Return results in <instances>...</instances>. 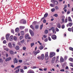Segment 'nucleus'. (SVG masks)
I'll return each instance as SVG.
<instances>
[{"instance_id": "20e7f679", "label": "nucleus", "mask_w": 73, "mask_h": 73, "mask_svg": "<svg viewBox=\"0 0 73 73\" xmlns=\"http://www.w3.org/2000/svg\"><path fill=\"white\" fill-rule=\"evenodd\" d=\"M40 50H38L35 51H34L33 52V53L35 55H36L37 54L40 53Z\"/></svg>"}, {"instance_id": "a211bd4d", "label": "nucleus", "mask_w": 73, "mask_h": 73, "mask_svg": "<svg viewBox=\"0 0 73 73\" xmlns=\"http://www.w3.org/2000/svg\"><path fill=\"white\" fill-rule=\"evenodd\" d=\"M29 34H27L25 35V38L26 39H28V38L29 37Z\"/></svg>"}, {"instance_id": "052dcab7", "label": "nucleus", "mask_w": 73, "mask_h": 73, "mask_svg": "<svg viewBox=\"0 0 73 73\" xmlns=\"http://www.w3.org/2000/svg\"><path fill=\"white\" fill-rule=\"evenodd\" d=\"M62 21L63 23H64V22H65V21H64V19H62Z\"/></svg>"}, {"instance_id": "b1692460", "label": "nucleus", "mask_w": 73, "mask_h": 73, "mask_svg": "<svg viewBox=\"0 0 73 73\" xmlns=\"http://www.w3.org/2000/svg\"><path fill=\"white\" fill-rule=\"evenodd\" d=\"M15 49L17 50H19V47L18 46H17L15 47Z\"/></svg>"}, {"instance_id": "c756f323", "label": "nucleus", "mask_w": 73, "mask_h": 73, "mask_svg": "<svg viewBox=\"0 0 73 73\" xmlns=\"http://www.w3.org/2000/svg\"><path fill=\"white\" fill-rule=\"evenodd\" d=\"M35 45L34 43V42L32 43H31V47H32L33 46Z\"/></svg>"}, {"instance_id": "37998d69", "label": "nucleus", "mask_w": 73, "mask_h": 73, "mask_svg": "<svg viewBox=\"0 0 73 73\" xmlns=\"http://www.w3.org/2000/svg\"><path fill=\"white\" fill-rule=\"evenodd\" d=\"M61 28L62 29H64L65 28V25H63L61 26Z\"/></svg>"}, {"instance_id": "ddd939ff", "label": "nucleus", "mask_w": 73, "mask_h": 73, "mask_svg": "<svg viewBox=\"0 0 73 73\" xmlns=\"http://www.w3.org/2000/svg\"><path fill=\"white\" fill-rule=\"evenodd\" d=\"M11 59V57H9L8 58H7L5 59V61L7 62V61H10Z\"/></svg>"}, {"instance_id": "39448f33", "label": "nucleus", "mask_w": 73, "mask_h": 73, "mask_svg": "<svg viewBox=\"0 0 73 73\" xmlns=\"http://www.w3.org/2000/svg\"><path fill=\"white\" fill-rule=\"evenodd\" d=\"M52 38L54 40H56L57 38V36L55 35H53L51 36Z\"/></svg>"}, {"instance_id": "69168bd1", "label": "nucleus", "mask_w": 73, "mask_h": 73, "mask_svg": "<svg viewBox=\"0 0 73 73\" xmlns=\"http://www.w3.org/2000/svg\"><path fill=\"white\" fill-rule=\"evenodd\" d=\"M11 32L13 33H14V30H11Z\"/></svg>"}, {"instance_id": "680f3d73", "label": "nucleus", "mask_w": 73, "mask_h": 73, "mask_svg": "<svg viewBox=\"0 0 73 73\" xmlns=\"http://www.w3.org/2000/svg\"><path fill=\"white\" fill-rule=\"evenodd\" d=\"M50 5L51 7H54L53 4H50Z\"/></svg>"}, {"instance_id": "9b49d317", "label": "nucleus", "mask_w": 73, "mask_h": 73, "mask_svg": "<svg viewBox=\"0 0 73 73\" xmlns=\"http://www.w3.org/2000/svg\"><path fill=\"white\" fill-rule=\"evenodd\" d=\"M56 58V56H54L53 58H52V60L51 61L52 62V63H54V62L55 60V58Z\"/></svg>"}, {"instance_id": "4c0bfd02", "label": "nucleus", "mask_w": 73, "mask_h": 73, "mask_svg": "<svg viewBox=\"0 0 73 73\" xmlns=\"http://www.w3.org/2000/svg\"><path fill=\"white\" fill-rule=\"evenodd\" d=\"M23 36H20V40H22L23 38Z\"/></svg>"}, {"instance_id": "f3484780", "label": "nucleus", "mask_w": 73, "mask_h": 73, "mask_svg": "<svg viewBox=\"0 0 73 73\" xmlns=\"http://www.w3.org/2000/svg\"><path fill=\"white\" fill-rule=\"evenodd\" d=\"M39 27V26L38 25H36L35 26V29H38Z\"/></svg>"}, {"instance_id": "6e6d98bb", "label": "nucleus", "mask_w": 73, "mask_h": 73, "mask_svg": "<svg viewBox=\"0 0 73 73\" xmlns=\"http://www.w3.org/2000/svg\"><path fill=\"white\" fill-rule=\"evenodd\" d=\"M54 15V16L55 17H58V15L57 14H55Z\"/></svg>"}, {"instance_id": "6ab92c4d", "label": "nucleus", "mask_w": 73, "mask_h": 73, "mask_svg": "<svg viewBox=\"0 0 73 73\" xmlns=\"http://www.w3.org/2000/svg\"><path fill=\"white\" fill-rule=\"evenodd\" d=\"M27 73H34V72L31 70H29L27 72Z\"/></svg>"}, {"instance_id": "e2e57ef3", "label": "nucleus", "mask_w": 73, "mask_h": 73, "mask_svg": "<svg viewBox=\"0 0 73 73\" xmlns=\"http://www.w3.org/2000/svg\"><path fill=\"white\" fill-rule=\"evenodd\" d=\"M54 3L55 5H57L58 4V2L57 1H55Z\"/></svg>"}, {"instance_id": "58836bf2", "label": "nucleus", "mask_w": 73, "mask_h": 73, "mask_svg": "<svg viewBox=\"0 0 73 73\" xmlns=\"http://www.w3.org/2000/svg\"><path fill=\"white\" fill-rule=\"evenodd\" d=\"M4 50L6 51H8L9 50V48H5Z\"/></svg>"}, {"instance_id": "c03bdc74", "label": "nucleus", "mask_w": 73, "mask_h": 73, "mask_svg": "<svg viewBox=\"0 0 73 73\" xmlns=\"http://www.w3.org/2000/svg\"><path fill=\"white\" fill-rule=\"evenodd\" d=\"M67 21H68V18H66L65 19V23H67Z\"/></svg>"}, {"instance_id": "0eeeda50", "label": "nucleus", "mask_w": 73, "mask_h": 73, "mask_svg": "<svg viewBox=\"0 0 73 73\" xmlns=\"http://www.w3.org/2000/svg\"><path fill=\"white\" fill-rule=\"evenodd\" d=\"M51 29L53 33H54V34H56V31L55 32V29H54V28L53 27H52L51 28Z\"/></svg>"}, {"instance_id": "e433bc0d", "label": "nucleus", "mask_w": 73, "mask_h": 73, "mask_svg": "<svg viewBox=\"0 0 73 73\" xmlns=\"http://www.w3.org/2000/svg\"><path fill=\"white\" fill-rule=\"evenodd\" d=\"M55 30L57 32H58L59 31V29H58V28H56L55 29Z\"/></svg>"}, {"instance_id": "603ef678", "label": "nucleus", "mask_w": 73, "mask_h": 73, "mask_svg": "<svg viewBox=\"0 0 73 73\" xmlns=\"http://www.w3.org/2000/svg\"><path fill=\"white\" fill-rule=\"evenodd\" d=\"M70 66L73 67V64L72 63H71L70 64Z\"/></svg>"}, {"instance_id": "c85d7f7f", "label": "nucleus", "mask_w": 73, "mask_h": 73, "mask_svg": "<svg viewBox=\"0 0 73 73\" xmlns=\"http://www.w3.org/2000/svg\"><path fill=\"white\" fill-rule=\"evenodd\" d=\"M69 49L70 50L73 51V48L72 47H70L69 48Z\"/></svg>"}, {"instance_id": "7c9ffc66", "label": "nucleus", "mask_w": 73, "mask_h": 73, "mask_svg": "<svg viewBox=\"0 0 73 73\" xmlns=\"http://www.w3.org/2000/svg\"><path fill=\"white\" fill-rule=\"evenodd\" d=\"M24 19H23L20 20V23L23 24Z\"/></svg>"}, {"instance_id": "79ce46f5", "label": "nucleus", "mask_w": 73, "mask_h": 73, "mask_svg": "<svg viewBox=\"0 0 73 73\" xmlns=\"http://www.w3.org/2000/svg\"><path fill=\"white\" fill-rule=\"evenodd\" d=\"M26 23V21L23 19V24H25Z\"/></svg>"}, {"instance_id": "7ed1b4c3", "label": "nucleus", "mask_w": 73, "mask_h": 73, "mask_svg": "<svg viewBox=\"0 0 73 73\" xmlns=\"http://www.w3.org/2000/svg\"><path fill=\"white\" fill-rule=\"evenodd\" d=\"M56 54L54 52H51L50 55L49 57L50 58H52L53 56H55Z\"/></svg>"}, {"instance_id": "bb28decb", "label": "nucleus", "mask_w": 73, "mask_h": 73, "mask_svg": "<svg viewBox=\"0 0 73 73\" xmlns=\"http://www.w3.org/2000/svg\"><path fill=\"white\" fill-rule=\"evenodd\" d=\"M19 27H20V29H21L22 30V29H24L25 28V27L24 26H21Z\"/></svg>"}, {"instance_id": "f8f14e48", "label": "nucleus", "mask_w": 73, "mask_h": 73, "mask_svg": "<svg viewBox=\"0 0 73 73\" xmlns=\"http://www.w3.org/2000/svg\"><path fill=\"white\" fill-rule=\"evenodd\" d=\"M72 23H69L67 25V27H68L69 26V27H71L72 26Z\"/></svg>"}, {"instance_id": "49530a36", "label": "nucleus", "mask_w": 73, "mask_h": 73, "mask_svg": "<svg viewBox=\"0 0 73 73\" xmlns=\"http://www.w3.org/2000/svg\"><path fill=\"white\" fill-rule=\"evenodd\" d=\"M3 62V59H1V58H0V62L2 63V62Z\"/></svg>"}, {"instance_id": "423d86ee", "label": "nucleus", "mask_w": 73, "mask_h": 73, "mask_svg": "<svg viewBox=\"0 0 73 73\" xmlns=\"http://www.w3.org/2000/svg\"><path fill=\"white\" fill-rule=\"evenodd\" d=\"M18 59H17V58H14V59H13V62H14V64H15V63H18Z\"/></svg>"}, {"instance_id": "72a5a7b5", "label": "nucleus", "mask_w": 73, "mask_h": 73, "mask_svg": "<svg viewBox=\"0 0 73 73\" xmlns=\"http://www.w3.org/2000/svg\"><path fill=\"white\" fill-rule=\"evenodd\" d=\"M14 40L15 41H16V40H17V37H16L15 36H14Z\"/></svg>"}, {"instance_id": "2eb2a0df", "label": "nucleus", "mask_w": 73, "mask_h": 73, "mask_svg": "<svg viewBox=\"0 0 73 73\" xmlns=\"http://www.w3.org/2000/svg\"><path fill=\"white\" fill-rule=\"evenodd\" d=\"M15 31L17 33H18L19 32V29L18 28H16L15 29Z\"/></svg>"}, {"instance_id": "dca6fc26", "label": "nucleus", "mask_w": 73, "mask_h": 73, "mask_svg": "<svg viewBox=\"0 0 73 73\" xmlns=\"http://www.w3.org/2000/svg\"><path fill=\"white\" fill-rule=\"evenodd\" d=\"M60 61L61 62H63L64 61V59L63 58H61V56L60 59Z\"/></svg>"}, {"instance_id": "a18cd8bd", "label": "nucleus", "mask_w": 73, "mask_h": 73, "mask_svg": "<svg viewBox=\"0 0 73 73\" xmlns=\"http://www.w3.org/2000/svg\"><path fill=\"white\" fill-rule=\"evenodd\" d=\"M43 26V25H40V29L41 30L42 29Z\"/></svg>"}, {"instance_id": "412c9836", "label": "nucleus", "mask_w": 73, "mask_h": 73, "mask_svg": "<svg viewBox=\"0 0 73 73\" xmlns=\"http://www.w3.org/2000/svg\"><path fill=\"white\" fill-rule=\"evenodd\" d=\"M9 53L11 54H13V50H11L9 51Z\"/></svg>"}, {"instance_id": "3c124183", "label": "nucleus", "mask_w": 73, "mask_h": 73, "mask_svg": "<svg viewBox=\"0 0 73 73\" xmlns=\"http://www.w3.org/2000/svg\"><path fill=\"white\" fill-rule=\"evenodd\" d=\"M59 62V61L58 60V59H56V63H58V62Z\"/></svg>"}, {"instance_id": "aec40b11", "label": "nucleus", "mask_w": 73, "mask_h": 73, "mask_svg": "<svg viewBox=\"0 0 73 73\" xmlns=\"http://www.w3.org/2000/svg\"><path fill=\"white\" fill-rule=\"evenodd\" d=\"M8 46L10 48H13V46H12L11 44V43H9V44H8Z\"/></svg>"}, {"instance_id": "bf43d9fd", "label": "nucleus", "mask_w": 73, "mask_h": 73, "mask_svg": "<svg viewBox=\"0 0 73 73\" xmlns=\"http://www.w3.org/2000/svg\"><path fill=\"white\" fill-rule=\"evenodd\" d=\"M23 50H25L26 49V48L24 46L23 47Z\"/></svg>"}, {"instance_id": "6e6552de", "label": "nucleus", "mask_w": 73, "mask_h": 73, "mask_svg": "<svg viewBox=\"0 0 73 73\" xmlns=\"http://www.w3.org/2000/svg\"><path fill=\"white\" fill-rule=\"evenodd\" d=\"M68 30L69 31L73 33V26L71 28H69L68 29Z\"/></svg>"}, {"instance_id": "393cba45", "label": "nucleus", "mask_w": 73, "mask_h": 73, "mask_svg": "<svg viewBox=\"0 0 73 73\" xmlns=\"http://www.w3.org/2000/svg\"><path fill=\"white\" fill-rule=\"evenodd\" d=\"M43 49V46H40L39 47V49L40 50H42V49Z\"/></svg>"}, {"instance_id": "2f4dec72", "label": "nucleus", "mask_w": 73, "mask_h": 73, "mask_svg": "<svg viewBox=\"0 0 73 73\" xmlns=\"http://www.w3.org/2000/svg\"><path fill=\"white\" fill-rule=\"evenodd\" d=\"M44 33L46 34H47L48 33V31L47 30H46L44 31Z\"/></svg>"}, {"instance_id": "13d9d810", "label": "nucleus", "mask_w": 73, "mask_h": 73, "mask_svg": "<svg viewBox=\"0 0 73 73\" xmlns=\"http://www.w3.org/2000/svg\"><path fill=\"white\" fill-rule=\"evenodd\" d=\"M67 56H65L64 57V60H66L67 59Z\"/></svg>"}, {"instance_id": "5701e85b", "label": "nucleus", "mask_w": 73, "mask_h": 73, "mask_svg": "<svg viewBox=\"0 0 73 73\" xmlns=\"http://www.w3.org/2000/svg\"><path fill=\"white\" fill-rule=\"evenodd\" d=\"M69 60L70 61L73 62V58H70L69 59Z\"/></svg>"}, {"instance_id": "f704fd0d", "label": "nucleus", "mask_w": 73, "mask_h": 73, "mask_svg": "<svg viewBox=\"0 0 73 73\" xmlns=\"http://www.w3.org/2000/svg\"><path fill=\"white\" fill-rule=\"evenodd\" d=\"M55 9H57V10H58V9L59 8V7H58V6H56L55 7Z\"/></svg>"}, {"instance_id": "c9c22d12", "label": "nucleus", "mask_w": 73, "mask_h": 73, "mask_svg": "<svg viewBox=\"0 0 73 73\" xmlns=\"http://www.w3.org/2000/svg\"><path fill=\"white\" fill-rule=\"evenodd\" d=\"M51 11L52 12H54L55 11V9H54V8L52 9H51Z\"/></svg>"}, {"instance_id": "5fc2aeb1", "label": "nucleus", "mask_w": 73, "mask_h": 73, "mask_svg": "<svg viewBox=\"0 0 73 73\" xmlns=\"http://www.w3.org/2000/svg\"><path fill=\"white\" fill-rule=\"evenodd\" d=\"M48 38H46V39L44 40V41L45 42H47V41H48Z\"/></svg>"}, {"instance_id": "a19ab883", "label": "nucleus", "mask_w": 73, "mask_h": 73, "mask_svg": "<svg viewBox=\"0 0 73 73\" xmlns=\"http://www.w3.org/2000/svg\"><path fill=\"white\" fill-rule=\"evenodd\" d=\"M20 71L19 69H18V70H16L15 71V72H16V73H18Z\"/></svg>"}, {"instance_id": "4468645a", "label": "nucleus", "mask_w": 73, "mask_h": 73, "mask_svg": "<svg viewBox=\"0 0 73 73\" xmlns=\"http://www.w3.org/2000/svg\"><path fill=\"white\" fill-rule=\"evenodd\" d=\"M13 35H11L10 37V40L11 41H13Z\"/></svg>"}, {"instance_id": "4be33fe9", "label": "nucleus", "mask_w": 73, "mask_h": 73, "mask_svg": "<svg viewBox=\"0 0 73 73\" xmlns=\"http://www.w3.org/2000/svg\"><path fill=\"white\" fill-rule=\"evenodd\" d=\"M68 21L69 22H72V21L70 17H68Z\"/></svg>"}, {"instance_id": "f03ea898", "label": "nucleus", "mask_w": 73, "mask_h": 73, "mask_svg": "<svg viewBox=\"0 0 73 73\" xmlns=\"http://www.w3.org/2000/svg\"><path fill=\"white\" fill-rule=\"evenodd\" d=\"M44 54H42L41 55V56H38V57H37V58H38L39 60H41V59L42 60L44 59Z\"/></svg>"}, {"instance_id": "4d7b16f0", "label": "nucleus", "mask_w": 73, "mask_h": 73, "mask_svg": "<svg viewBox=\"0 0 73 73\" xmlns=\"http://www.w3.org/2000/svg\"><path fill=\"white\" fill-rule=\"evenodd\" d=\"M60 71L61 72H64L65 71V70L64 69H62L61 70H60Z\"/></svg>"}, {"instance_id": "9d476101", "label": "nucleus", "mask_w": 73, "mask_h": 73, "mask_svg": "<svg viewBox=\"0 0 73 73\" xmlns=\"http://www.w3.org/2000/svg\"><path fill=\"white\" fill-rule=\"evenodd\" d=\"M9 36H10V34H8L6 35V39L7 40H9Z\"/></svg>"}, {"instance_id": "8fccbe9b", "label": "nucleus", "mask_w": 73, "mask_h": 73, "mask_svg": "<svg viewBox=\"0 0 73 73\" xmlns=\"http://www.w3.org/2000/svg\"><path fill=\"white\" fill-rule=\"evenodd\" d=\"M20 71L22 73H23L24 72V71L23 69H21Z\"/></svg>"}, {"instance_id": "de8ad7c7", "label": "nucleus", "mask_w": 73, "mask_h": 73, "mask_svg": "<svg viewBox=\"0 0 73 73\" xmlns=\"http://www.w3.org/2000/svg\"><path fill=\"white\" fill-rule=\"evenodd\" d=\"M48 40L51 41V39L50 37H48Z\"/></svg>"}, {"instance_id": "cd10ccee", "label": "nucleus", "mask_w": 73, "mask_h": 73, "mask_svg": "<svg viewBox=\"0 0 73 73\" xmlns=\"http://www.w3.org/2000/svg\"><path fill=\"white\" fill-rule=\"evenodd\" d=\"M21 35L22 36H23V35H24V33L23 31H22L21 32Z\"/></svg>"}, {"instance_id": "1a4fd4ad", "label": "nucleus", "mask_w": 73, "mask_h": 73, "mask_svg": "<svg viewBox=\"0 0 73 73\" xmlns=\"http://www.w3.org/2000/svg\"><path fill=\"white\" fill-rule=\"evenodd\" d=\"M48 13H45L44 15V17H43L41 19V20L42 21V19H44V18H45V17H47V16H48Z\"/></svg>"}, {"instance_id": "774afa93", "label": "nucleus", "mask_w": 73, "mask_h": 73, "mask_svg": "<svg viewBox=\"0 0 73 73\" xmlns=\"http://www.w3.org/2000/svg\"><path fill=\"white\" fill-rule=\"evenodd\" d=\"M19 62L20 63H21L22 62V60H19Z\"/></svg>"}, {"instance_id": "a878e982", "label": "nucleus", "mask_w": 73, "mask_h": 73, "mask_svg": "<svg viewBox=\"0 0 73 73\" xmlns=\"http://www.w3.org/2000/svg\"><path fill=\"white\" fill-rule=\"evenodd\" d=\"M57 27L59 29L61 28V25L60 24H58L57 25Z\"/></svg>"}, {"instance_id": "864d4df0", "label": "nucleus", "mask_w": 73, "mask_h": 73, "mask_svg": "<svg viewBox=\"0 0 73 73\" xmlns=\"http://www.w3.org/2000/svg\"><path fill=\"white\" fill-rule=\"evenodd\" d=\"M67 7V5H65L64 8V9H65Z\"/></svg>"}, {"instance_id": "0e129e2a", "label": "nucleus", "mask_w": 73, "mask_h": 73, "mask_svg": "<svg viewBox=\"0 0 73 73\" xmlns=\"http://www.w3.org/2000/svg\"><path fill=\"white\" fill-rule=\"evenodd\" d=\"M43 37V38H47V36L45 35H44Z\"/></svg>"}, {"instance_id": "09e8293b", "label": "nucleus", "mask_w": 73, "mask_h": 73, "mask_svg": "<svg viewBox=\"0 0 73 73\" xmlns=\"http://www.w3.org/2000/svg\"><path fill=\"white\" fill-rule=\"evenodd\" d=\"M3 43L4 44L6 43V41L5 40H4L3 42Z\"/></svg>"}, {"instance_id": "473e14b6", "label": "nucleus", "mask_w": 73, "mask_h": 73, "mask_svg": "<svg viewBox=\"0 0 73 73\" xmlns=\"http://www.w3.org/2000/svg\"><path fill=\"white\" fill-rule=\"evenodd\" d=\"M30 27L31 28H32L33 30H34L35 29H34V27H33V25H31L30 26Z\"/></svg>"}, {"instance_id": "ea45409f", "label": "nucleus", "mask_w": 73, "mask_h": 73, "mask_svg": "<svg viewBox=\"0 0 73 73\" xmlns=\"http://www.w3.org/2000/svg\"><path fill=\"white\" fill-rule=\"evenodd\" d=\"M24 41H25V40L24 39H23L22 40H21V43L23 44V43H24Z\"/></svg>"}, {"instance_id": "338daca9", "label": "nucleus", "mask_w": 73, "mask_h": 73, "mask_svg": "<svg viewBox=\"0 0 73 73\" xmlns=\"http://www.w3.org/2000/svg\"><path fill=\"white\" fill-rule=\"evenodd\" d=\"M30 34L31 35V36H34V33L33 32L32 33H31Z\"/></svg>"}, {"instance_id": "f257e3e1", "label": "nucleus", "mask_w": 73, "mask_h": 73, "mask_svg": "<svg viewBox=\"0 0 73 73\" xmlns=\"http://www.w3.org/2000/svg\"><path fill=\"white\" fill-rule=\"evenodd\" d=\"M49 58L48 56V52H46L45 54V59L46 60H47Z\"/></svg>"}]
</instances>
